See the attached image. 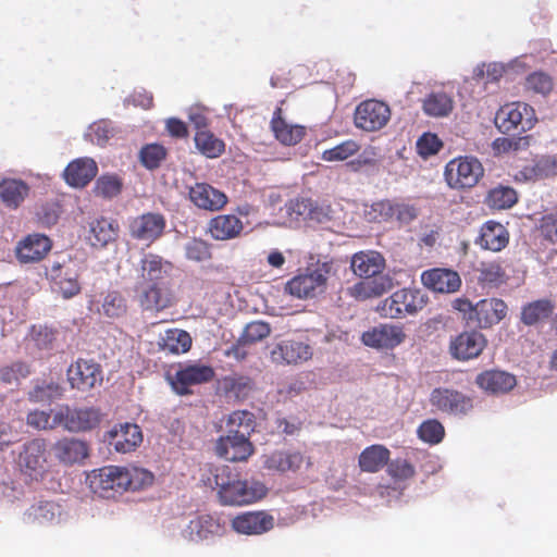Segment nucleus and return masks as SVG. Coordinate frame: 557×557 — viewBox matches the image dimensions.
I'll return each mask as SVG.
<instances>
[{
	"instance_id": "2f4dec72",
	"label": "nucleus",
	"mask_w": 557,
	"mask_h": 557,
	"mask_svg": "<svg viewBox=\"0 0 557 557\" xmlns=\"http://www.w3.org/2000/svg\"><path fill=\"white\" fill-rule=\"evenodd\" d=\"M509 238L510 234L502 223L490 220L481 226L475 244L482 249L498 252L507 247Z\"/></svg>"
},
{
	"instance_id": "393cba45",
	"label": "nucleus",
	"mask_w": 557,
	"mask_h": 557,
	"mask_svg": "<svg viewBox=\"0 0 557 557\" xmlns=\"http://www.w3.org/2000/svg\"><path fill=\"white\" fill-rule=\"evenodd\" d=\"M190 201L199 209L219 211L227 203V196L208 183H196L189 187Z\"/></svg>"
},
{
	"instance_id": "0eeeda50",
	"label": "nucleus",
	"mask_w": 557,
	"mask_h": 557,
	"mask_svg": "<svg viewBox=\"0 0 557 557\" xmlns=\"http://www.w3.org/2000/svg\"><path fill=\"white\" fill-rule=\"evenodd\" d=\"M536 121L534 109L520 101L504 104L495 115V124L504 134L524 133L530 131Z\"/></svg>"
},
{
	"instance_id": "4d7b16f0",
	"label": "nucleus",
	"mask_w": 557,
	"mask_h": 557,
	"mask_svg": "<svg viewBox=\"0 0 557 557\" xmlns=\"http://www.w3.org/2000/svg\"><path fill=\"white\" fill-rule=\"evenodd\" d=\"M418 435L423 442L435 445L444 438L445 430L440 421L430 419L420 424Z\"/></svg>"
},
{
	"instance_id": "a19ab883",
	"label": "nucleus",
	"mask_w": 557,
	"mask_h": 557,
	"mask_svg": "<svg viewBox=\"0 0 557 557\" xmlns=\"http://www.w3.org/2000/svg\"><path fill=\"white\" fill-rule=\"evenodd\" d=\"M29 187L22 180L4 178L0 182V199L10 208H17L28 196Z\"/></svg>"
},
{
	"instance_id": "4c0bfd02",
	"label": "nucleus",
	"mask_w": 557,
	"mask_h": 557,
	"mask_svg": "<svg viewBox=\"0 0 557 557\" xmlns=\"http://www.w3.org/2000/svg\"><path fill=\"white\" fill-rule=\"evenodd\" d=\"M391 459L389 449L381 444L366 447L358 458V465L362 472L376 473L387 466Z\"/></svg>"
},
{
	"instance_id": "c85d7f7f",
	"label": "nucleus",
	"mask_w": 557,
	"mask_h": 557,
	"mask_svg": "<svg viewBox=\"0 0 557 557\" xmlns=\"http://www.w3.org/2000/svg\"><path fill=\"white\" fill-rule=\"evenodd\" d=\"M422 284L436 293H454L459 289L461 280L456 271L449 269H431L422 272Z\"/></svg>"
},
{
	"instance_id": "ddd939ff",
	"label": "nucleus",
	"mask_w": 557,
	"mask_h": 557,
	"mask_svg": "<svg viewBox=\"0 0 557 557\" xmlns=\"http://www.w3.org/2000/svg\"><path fill=\"white\" fill-rule=\"evenodd\" d=\"M165 227L166 220L159 212H146L131 219L128 222L129 236L147 246L161 238Z\"/></svg>"
},
{
	"instance_id": "bf43d9fd",
	"label": "nucleus",
	"mask_w": 557,
	"mask_h": 557,
	"mask_svg": "<svg viewBox=\"0 0 557 557\" xmlns=\"http://www.w3.org/2000/svg\"><path fill=\"white\" fill-rule=\"evenodd\" d=\"M271 331V325L268 322L257 320L248 323L240 335L244 341L253 345L269 337Z\"/></svg>"
},
{
	"instance_id": "4be33fe9",
	"label": "nucleus",
	"mask_w": 557,
	"mask_h": 557,
	"mask_svg": "<svg viewBox=\"0 0 557 557\" xmlns=\"http://www.w3.org/2000/svg\"><path fill=\"white\" fill-rule=\"evenodd\" d=\"M306 457L298 450H273L262 456L263 468L273 473H296L306 463Z\"/></svg>"
},
{
	"instance_id": "39448f33",
	"label": "nucleus",
	"mask_w": 557,
	"mask_h": 557,
	"mask_svg": "<svg viewBox=\"0 0 557 557\" xmlns=\"http://www.w3.org/2000/svg\"><path fill=\"white\" fill-rule=\"evenodd\" d=\"M484 175V168L474 157H457L445 166V181L447 185L457 190L474 187Z\"/></svg>"
},
{
	"instance_id": "052dcab7",
	"label": "nucleus",
	"mask_w": 557,
	"mask_h": 557,
	"mask_svg": "<svg viewBox=\"0 0 557 557\" xmlns=\"http://www.w3.org/2000/svg\"><path fill=\"white\" fill-rule=\"evenodd\" d=\"M540 236L550 243H557V212L544 214L537 225Z\"/></svg>"
},
{
	"instance_id": "9d476101",
	"label": "nucleus",
	"mask_w": 557,
	"mask_h": 557,
	"mask_svg": "<svg viewBox=\"0 0 557 557\" xmlns=\"http://www.w3.org/2000/svg\"><path fill=\"white\" fill-rule=\"evenodd\" d=\"M329 273L327 263L318 265L313 270L307 269L305 273L290 278L285 285V290L299 299L312 298L326 288Z\"/></svg>"
},
{
	"instance_id": "de8ad7c7",
	"label": "nucleus",
	"mask_w": 557,
	"mask_h": 557,
	"mask_svg": "<svg viewBox=\"0 0 557 557\" xmlns=\"http://www.w3.org/2000/svg\"><path fill=\"white\" fill-rule=\"evenodd\" d=\"M255 414L248 410L233 411L227 419V432L250 437L255 431Z\"/></svg>"
},
{
	"instance_id": "6e6552de",
	"label": "nucleus",
	"mask_w": 557,
	"mask_h": 557,
	"mask_svg": "<svg viewBox=\"0 0 557 557\" xmlns=\"http://www.w3.org/2000/svg\"><path fill=\"white\" fill-rule=\"evenodd\" d=\"M20 471L32 481H41L48 472V450L46 441L34 438L26 442L17 456Z\"/></svg>"
},
{
	"instance_id": "37998d69",
	"label": "nucleus",
	"mask_w": 557,
	"mask_h": 557,
	"mask_svg": "<svg viewBox=\"0 0 557 557\" xmlns=\"http://www.w3.org/2000/svg\"><path fill=\"white\" fill-rule=\"evenodd\" d=\"M518 201L517 191L509 186L498 185L488 190L484 203L493 210H506L513 207Z\"/></svg>"
},
{
	"instance_id": "e2e57ef3",
	"label": "nucleus",
	"mask_w": 557,
	"mask_h": 557,
	"mask_svg": "<svg viewBox=\"0 0 557 557\" xmlns=\"http://www.w3.org/2000/svg\"><path fill=\"white\" fill-rule=\"evenodd\" d=\"M387 473L397 480H408L416 473L414 467L406 459H395L388 461Z\"/></svg>"
},
{
	"instance_id": "680f3d73",
	"label": "nucleus",
	"mask_w": 557,
	"mask_h": 557,
	"mask_svg": "<svg viewBox=\"0 0 557 557\" xmlns=\"http://www.w3.org/2000/svg\"><path fill=\"white\" fill-rule=\"evenodd\" d=\"M187 259L196 262L206 261L211 258L210 246L207 242L194 238L185 247Z\"/></svg>"
},
{
	"instance_id": "9b49d317",
	"label": "nucleus",
	"mask_w": 557,
	"mask_h": 557,
	"mask_svg": "<svg viewBox=\"0 0 557 557\" xmlns=\"http://www.w3.org/2000/svg\"><path fill=\"white\" fill-rule=\"evenodd\" d=\"M215 372L211 366L195 363H180L173 375H168L172 389L181 395L191 394L190 387L209 383L213 380Z\"/></svg>"
},
{
	"instance_id": "58836bf2",
	"label": "nucleus",
	"mask_w": 557,
	"mask_h": 557,
	"mask_svg": "<svg viewBox=\"0 0 557 557\" xmlns=\"http://www.w3.org/2000/svg\"><path fill=\"white\" fill-rule=\"evenodd\" d=\"M554 310L555 302L552 299H536L522 306L520 321L527 326H533L547 321Z\"/></svg>"
},
{
	"instance_id": "412c9836",
	"label": "nucleus",
	"mask_w": 557,
	"mask_h": 557,
	"mask_svg": "<svg viewBox=\"0 0 557 557\" xmlns=\"http://www.w3.org/2000/svg\"><path fill=\"white\" fill-rule=\"evenodd\" d=\"M313 352L309 344L297 339H283L270 352L277 364H299L311 359Z\"/></svg>"
},
{
	"instance_id": "6ab92c4d",
	"label": "nucleus",
	"mask_w": 557,
	"mask_h": 557,
	"mask_svg": "<svg viewBox=\"0 0 557 557\" xmlns=\"http://www.w3.org/2000/svg\"><path fill=\"white\" fill-rule=\"evenodd\" d=\"M215 454L228 461H245L253 454V445L248 436L228 433L218 438Z\"/></svg>"
},
{
	"instance_id": "f704fd0d",
	"label": "nucleus",
	"mask_w": 557,
	"mask_h": 557,
	"mask_svg": "<svg viewBox=\"0 0 557 557\" xmlns=\"http://www.w3.org/2000/svg\"><path fill=\"white\" fill-rule=\"evenodd\" d=\"M244 230V224L234 214H220L208 223V232L215 240H231L237 238Z\"/></svg>"
},
{
	"instance_id": "72a5a7b5",
	"label": "nucleus",
	"mask_w": 557,
	"mask_h": 557,
	"mask_svg": "<svg viewBox=\"0 0 557 557\" xmlns=\"http://www.w3.org/2000/svg\"><path fill=\"white\" fill-rule=\"evenodd\" d=\"M120 233V225L115 220L99 218L89 223L86 239L95 248H104L114 243Z\"/></svg>"
},
{
	"instance_id": "6e6d98bb",
	"label": "nucleus",
	"mask_w": 557,
	"mask_h": 557,
	"mask_svg": "<svg viewBox=\"0 0 557 557\" xmlns=\"http://www.w3.org/2000/svg\"><path fill=\"white\" fill-rule=\"evenodd\" d=\"M478 280L484 285H499L505 281V270L498 262H482L478 268Z\"/></svg>"
},
{
	"instance_id": "dca6fc26",
	"label": "nucleus",
	"mask_w": 557,
	"mask_h": 557,
	"mask_svg": "<svg viewBox=\"0 0 557 557\" xmlns=\"http://www.w3.org/2000/svg\"><path fill=\"white\" fill-rule=\"evenodd\" d=\"M174 265L161 256L149 252L139 262V281L137 285L171 283Z\"/></svg>"
},
{
	"instance_id": "473e14b6",
	"label": "nucleus",
	"mask_w": 557,
	"mask_h": 557,
	"mask_svg": "<svg viewBox=\"0 0 557 557\" xmlns=\"http://www.w3.org/2000/svg\"><path fill=\"white\" fill-rule=\"evenodd\" d=\"M52 450L54 457L64 465L79 463L89 455L88 444L74 437H63L57 441Z\"/></svg>"
},
{
	"instance_id": "a878e982",
	"label": "nucleus",
	"mask_w": 557,
	"mask_h": 557,
	"mask_svg": "<svg viewBox=\"0 0 557 557\" xmlns=\"http://www.w3.org/2000/svg\"><path fill=\"white\" fill-rule=\"evenodd\" d=\"M557 175V154H545L536 158L513 174L516 182H535Z\"/></svg>"
},
{
	"instance_id": "a18cd8bd",
	"label": "nucleus",
	"mask_w": 557,
	"mask_h": 557,
	"mask_svg": "<svg viewBox=\"0 0 557 557\" xmlns=\"http://www.w3.org/2000/svg\"><path fill=\"white\" fill-rule=\"evenodd\" d=\"M64 394V387L54 381H41L28 393V400L33 403L50 404L60 399Z\"/></svg>"
},
{
	"instance_id": "f03ea898",
	"label": "nucleus",
	"mask_w": 557,
	"mask_h": 557,
	"mask_svg": "<svg viewBox=\"0 0 557 557\" xmlns=\"http://www.w3.org/2000/svg\"><path fill=\"white\" fill-rule=\"evenodd\" d=\"M213 476L223 505L242 506L251 504L264 497L268 492L267 486L261 482L240 480L239 474L226 465L216 467Z\"/></svg>"
},
{
	"instance_id": "5fc2aeb1",
	"label": "nucleus",
	"mask_w": 557,
	"mask_h": 557,
	"mask_svg": "<svg viewBox=\"0 0 557 557\" xmlns=\"http://www.w3.org/2000/svg\"><path fill=\"white\" fill-rule=\"evenodd\" d=\"M102 311L106 317L113 319L125 315L127 311L125 298L120 292H109L103 298Z\"/></svg>"
},
{
	"instance_id": "4468645a",
	"label": "nucleus",
	"mask_w": 557,
	"mask_h": 557,
	"mask_svg": "<svg viewBox=\"0 0 557 557\" xmlns=\"http://www.w3.org/2000/svg\"><path fill=\"white\" fill-rule=\"evenodd\" d=\"M486 346L487 339L483 333L468 330L450 338L448 351L453 359L465 362L478 358Z\"/></svg>"
},
{
	"instance_id": "0e129e2a",
	"label": "nucleus",
	"mask_w": 557,
	"mask_h": 557,
	"mask_svg": "<svg viewBox=\"0 0 557 557\" xmlns=\"http://www.w3.org/2000/svg\"><path fill=\"white\" fill-rule=\"evenodd\" d=\"M442 146L440 138L432 133H424L417 141L418 152L424 158L437 153Z\"/></svg>"
},
{
	"instance_id": "49530a36",
	"label": "nucleus",
	"mask_w": 557,
	"mask_h": 557,
	"mask_svg": "<svg viewBox=\"0 0 557 557\" xmlns=\"http://www.w3.org/2000/svg\"><path fill=\"white\" fill-rule=\"evenodd\" d=\"M195 145L208 158H218L225 150L224 141L207 129H200L196 133Z\"/></svg>"
},
{
	"instance_id": "aec40b11",
	"label": "nucleus",
	"mask_w": 557,
	"mask_h": 557,
	"mask_svg": "<svg viewBox=\"0 0 557 557\" xmlns=\"http://www.w3.org/2000/svg\"><path fill=\"white\" fill-rule=\"evenodd\" d=\"M52 248V240L40 233L28 234L15 247L20 263H36L44 260Z\"/></svg>"
},
{
	"instance_id": "bb28decb",
	"label": "nucleus",
	"mask_w": 557,
	"mask_h": 557,
	"mask_svg": "<svg viewBox=\"0 0 557 557\" xmlns=\"http://www.w3.org/2000/svg\"><path fill=\"white\" fill-rule=\"evenodd\" d=\"M507 310L508 307L503 299H482L474 305L473 322L480 329H490L505 319Z\"/></svg>"
},
{
	"instance_id": "603ef678",
	"label": "nucleus",
	"mask_w": 557,
	"mask_h": 557,
	"mask_svg": "<svg viewBox=\"0 0 557 557\" xmlns=\"http://www.w3.org/2000/svg\"><path fill=\"white\" fill-rule=\"evenodd\" d=\"M57 509L58 506L52 502H39L30 506L25 517L30 523L45 524L54 519Z\"/></svg>"
},
{
	"instance_id": "3c124183",
	"label": "nucleus",
	"mask_w": 557,
	"mask_h": 557,
	"mask_svg": "<svg viewBox=\"0 0 557 557\" xmlns=\"http://www.w3.org/2000/svg\"><path fill=\"white\" fill-rule=\"evenodd\" d=\"M122 180L115 174H104L98 177L94 186V193L98 197L111 199L121 194Z\"/></svg>"
},
{
	"instance_id": "864d4df0",
	"label": "nucleus",
	"mask_w": 557,
	"mask_h": 557,
	"mask_svg": "<svg viewBox=\"0 0 557 557\" xmlns=\"http://www.w3.org/2000/svg\"><path fill=\"white\" fill-rule=\"evenodd\" d=\"M168 151L160 144H147L139 151L141 164L148 170H154L160 166L166 158Z\"/></svg>"
},
{
	"instance_id": "f257e3e1",
	"label": "nucleus",
	"mask_w": 557,
	"mask_h": 557,
	"mask_svg": "<svg viewBox=\"0 0 557 557\" xmlns=\"http://www.w3.org/2000/svg\"><path fill=\"white\" fill-rule=\"evenodd\" d=\"M153 474L141 468L104 466L86 476L90 491L102 498H115L128 491H139L153 482Z\"/></svg>"
},
{
	"instance_id": "7c9ffc66",
	"label": "nucleus",
	"mask_w": 557,
	"mask_h": 557,
	"mask_svg": "<svg viewBox=\"0 0 557 557\" xmlns=\"http://www.w3.org/2000/svg\"><path fill=\"white\" fill-rule=\"evenodd\" d=\"M97 173L98 165L94 159L77 158L67 164L63 176L70 186L82 188L88 185Z\"/></svg>"
},
{
	"instance_id": "c03bdc74",
	"label": "nucleus",
	"mask_w": 557,
	"mask_h": 557,
	"mask_svg": "<svg viewBox=\"0 0 557 557\" xmlns=\"http://www.w3.org/2000/svg\"><path fill=\"white\" fill-rule=\"evenodd\" d=\"M453 99L443 91L431 92L422 102L423 112L433 117L447 116L453 111Z\"/></svg>"
},
{
	"instance_id": "c9c22d12",
	"label": "nucleus",
	"mask_w": 557,
	"mask_h": 557,
	"mask_svg": "<svg viewBox=\"0 0 557 557\" xmlns=\"http://www.w3.org/2000/svg\"><path fill=\"white\" fill-rule=\"evenodd\" d=\"M282 109L276 108L271 120V129L275 138L285 146H295L302 140L306 128L302 125L289 124L282 117Z\"/></svg>"
},
{
	"instance_id": "2eb2a0df",
	"label": "nucleus",
	"mask_w": 557,
	"mask_h": 557,
	"mask_svg": "<svg viewBox=\"0 0 557 557\" xmlns=\"http://www.w3.org/2000/svg\"><path fill=\"white\" fill-rule=\"evenodd\" d=\"M66 376L72 388L87 392L102 382V370L94 360L79 358L69 367Z\"/></svg>"
},
{
	"instance_id": "a211bd4d",
	"label": "nucleus",
	"mask_w": 557,
	"mask_h": 557,
	"mask_svg": "<svg viewBox=\"0 0 557 557\" xmlns=\"http://www.w3.org/2000/svg\"><path fill=\"white\" fill-rule=\"evenodd\" d=\"M406 339V333L401 325L379 324L361 335V342L375 349H394Z\"/></svg>"
},
{
	"instance_id": "7ed1b4c3",
	"label": "nucleus",
	"mask_w": 557,
	"mask_h": 557,
	"mask_svg": "<svg viewBox=\"0 0 557 557\" xmlns=\"http://www.w3.org/2000/svg\"><path fill=\"white\" fill-rule=\"evenodd\" d=\"M351 270L360 277H375L371 282H359L352 287V295L358 298L381 296L393 287L389 276H379L385 268V259L376 251H359L355 253L350 262Z\"/></svg>"
},
{
	"instance_id": "ea45409f",
	"label": "nucleus",
	"mask_w": 557,
	"mask_h": 557,
	"mask_svg": "<svg viewBox=\"0 0 557 557\" xmlns=\"http://www.w3.org/2000/svg\"><path fill=\"white\" fill-rule=\"evenodd\" d=\"M61 331L47 324H35L29 331V343L40 350L51 352L60 346Z\"/></svg>"
},
{
	"instance_id": "69168bd1",
	"label": "nucleus",
	"mask_w": 557,
	"mask_h": 557,
	"mask_svg": "<svg viewBox=\"0 0 557 557\" xmlns=\"http://www.w3.org/2000/svg\"><path fill=\"white\" fill-rule=\"evenodd\" d=\"M94 138L99 146H103L114 134L111 122L100 120L91 125Z\"/></svg>"
},
{
	"instance_id": "f3484780",
	"label": "nucleus",
	"mask_w": 557,
	"mask_h": 557,
	"mask_svg": "<svg viewBox=\"0 0 557 557\" xmlns=\"http://www.w3.org/2000/svg\"><path fill=\"white\" fill-rule=\"evenodd\" d=\"M431 405L443 413L466 414L472 409V400L459 391L437 387L430 395Z\"/></svg>"
},
{
	"instance_id": "338daca9",
	"label": "nucleus",
	"mask_w": 557,
	"mask_h": 557,
	"mask_svg": "<svg viewBox=\"0 0 557 557\" xmlns=\"http://www.w3.org/2000/svg\"><path fill=\"white\" fill-rule=\"evenodd\" d=\"M27 424L36 428L38 430H48V429H54L55 426H52V420L50 411H44V410H34L30 411L27 414L26 418Z\"/></svg>"
},
{
	"instance_id": "f8f14e48",
	"label": "nucleus",
	"mask_w": 557,
	"mask_h": 557,
	"mask_svg": "<svg viewBox=\"0 0 557 557\" xmlns=\"http://www.w3.org/2000/svg\"><path fill=\"white\" fill-rule=\"evenodd\" d=\"M392 116L387 103L376 99H367L360 102L354 113V122L357 128L364 132H376L387 125Z\"/></svg>"
},
{
	"instance_id": "79ce46f5",
	"label": "nucleus",
	"mask_w": 557,
	"mask_h": 557,
	"mask_svg": "<svg viewBox=\"0 0 557 557\" xmlns=\"http://www.w3.org/2000/svg\"><path fill=\"white\" fill-rule=\"evenodd\" d=\"M160 346L171 354H184L191 347V337L188 332L180 329H169L160 338Z\"/></svg>"
},
{
	"instance_id": "b1692460",
	"label": "nucleus",
	"mask_w": 557,
	"mask_h": 557,
	"mask_svg": "<svg viewBox=\"0 0 557 557\" xmlns=\"http://www.w3.org/2000/svg\"><path fill=\"white\" fill-rule=\"evenodd\" d=\"M109 445L117 453L126 454L135 450L143 442L140 428L134 423L115 425L107 435Z\"/></svg>"
},
{
	"instance_id": "1a4fd4ad",
	"label": "nucleus",
	"mask_w": 557,
	"mask_h": 557,
	"mask_svg": "<svg viewBox=\"0 0 557 557\" xmlns=\"http://www.w3.org/2000/svg\"><path fill=\"white\" fill-rule=\"evenodd\" d=\"M428 301L426 296L416 288H401L384 299L380 310L384 317L399 319L406 314H414L421 310Z\"/></svg>"
},
{
	"instance_id": "cd10ccee",
	"label": "nucleus",
	"mask_w": 557,
	"mask_h": 557,
	"mask_svg": "<svg viewBox=\"0 0 557 557\" xmlns=\"http://www.w3.org/2000/svg\"><path fill=\"white\" fill-rule=\"evenodd\" d=\"M274 525V519L264 511H249L236 516L232 520L233 529L240 534L255 535L270 531Z\"/></svg>"
},
{
	"instance_id": "423d86ee",
	"label": "nucleus",
	"mask_w": 557,
	"mask_h": 557,
	"mask_svg": "<svg viewBox=\"0 0 557 557\" xmlns=\"http://www.w3.org/2000/svg\"><path fill=\"white\" fill-rule=\"evenodd\" d=\"M101 414L95 407L61 405L53 412L52 426H62L72 433L87 432L99 425Z\"/></svg>"
},
{
	"instance_id": "8fccbe9b",
	"label": "nucleus",
	"mask_w": 557,
	"mask_h": 557,
	"mask_svg": "<svg viewBox=\"0 0 557 557\" xmlns=\"http://www.w3.org/2000/svg\"><path fill=\"white\" fill-rule=\"evenodd\" d=\"M524 88L527 91L548 96L554 89L553 77L544 71H535L525 77Z\"/></svg>"
},
{
	"instance_id": "20e7f679",
	"label": "nucleus",
	"mask_w": 557,
	"mask_h": 557,
	"mask_svg": "<svg viewBox=\"0 0 557 557\" xmlns=\"http://www.w3.org/2000/svg\"><path fill=\"white\" fill-rule=\"evenodd\" d=\"M81 273L79 263L67 255L57 256L45 268V275L52 290L63 299H72L81 294Z\"/></svg>"
},
{
	"instance_id": "13d9d810",
	"label": "nucleus",
	"mask_w": 557,
	"mask_h": 557,
	"mask_svg": "<svg viewBox=\"0 0 557 557\" xmlns=\"http://www.w3.org/2000/svg\"><path fill=\"white\" fill-rule=\"evenodd\" d=\"M360 146L351 139L345 140L335 147L323 151L322 159L325 161H344L357 153Z\"/></svg>"
},
{
	"instance_id": "c756f323",
	"label": "nucleus",
	"mask_w": 557,
	"mask_h": 557,
	"mask_svg": "<svg viewBox=\"0 0 557 557\" xmlns=\"http://www.w3.org/2000/svg\"><path fill=\"white\" fill-rule=\"evenodd\" d=\"M225 533V523L211 515H198L193 518L187 528L186 534L190 541L199 542L213 536H221Z\"/></svg>"
},
{
	"instance_id": "5701e85b",
	"label": "nucleus",
	"mask_w": 557,
	"mask_h": 557,
	"mask_svg": "<svg viewBox=\"0 0 557 557\" xmlns=\"http://www.w3.org/2000/svg\"><path fill=\"white\" fill-rule=\"evenodd\" d=\"M136 288L144 310L160 312L173 305L171 283L137 285Z\"/></svg>"
},
{
	"instance_id": "09e8293b",
	"label": "nucleus",
	"mask_w": 557,
	"mask_h": 557,
	"mask_svg": "<svg viewBox=\"0 0 557 557\" xmlns=\"http://www.w3.org/2000/svg\"><path fill=\"white\" fill-rule=\"evenodd\" d=\"M224 388L237 399H246L255 389V382L248 375L233 374L224 377Z\"/></svg>"
},
{
	"instance_id": "e433bc0d",
	"label": "nucleus",
	"mask_w": 557,
	"mask_h": 557,
	"mask_svg": "<svg viewBox=\"0 0 557 557\" xmlns=\"http://www.w3.org/2000/svg\"><path fill=\"white\" fill-rule=\"evenodd\" d=\"M475 383L478 386L486 392L493 394L507 393L516 385L515 375L505 371L487 370L480 373Z\"/></svg>"
},
{
	"instance_id": "774afa93",
	"label": "nucleus",
	"mask_w": 557,
	"mask_h": 557,
	"mask_svg": "<svg viewBox=\"0 0 557 557\" xmlns=\"http://www.w3.org/2000/svg\"><path fill=\"white\" fill-rule=\"evenodd\" d=\"M313 200L310 198H298L290 201L289 205V213L295 214L297 218H301L304 221H307L310 216V211L313 205Z\"/></svg>"
}]
</instances>
